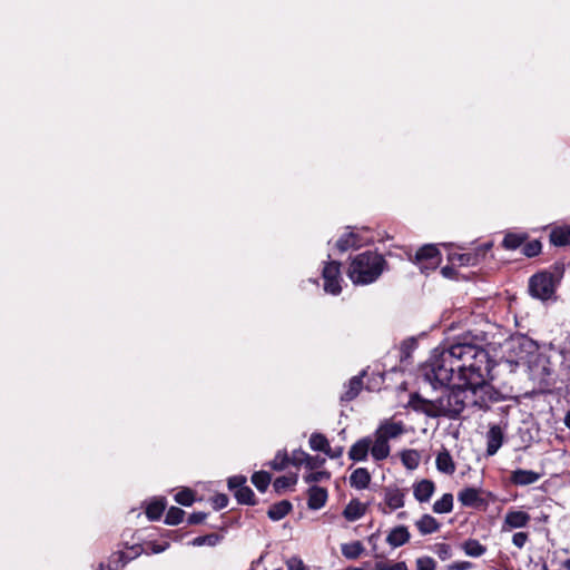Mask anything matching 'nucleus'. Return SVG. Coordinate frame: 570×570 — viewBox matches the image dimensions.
<instances>
[{"mask_svg":"<svg viewBox=\"0 0 570 570\" xmlns=\"http://www.w3.org/2000/svg\"><path fill=\"white\" fill-rule=\"evenodd\" d=\"M487 345L489 338L484 332L469 331L453 342L436 347L423 367L424 380L433 389L456 380L475 395L479 390L488 387V379L494 366Z\"/></svg>","mask_w":570,"mask_h":570,"instance_id":"nucleus-1","label":"nucleus"},{"mask_svg":"<svg viewBox=\"0 0 570 570\" xmlns=\"http://www.w3.org/2000/svg\"><path fill=\"white\" fill-rule=\"evenodd\" d=\"M385 265L386 262L381 254L366 250L352 259L347 276L355 285H367L382 275Z\"/></svg>","mask_w":570,"mask_h":570,"instance_id":"nucleus-2","label":"nucleus"},{"mask_svg":"<svg viewBox=\"0 0 570 570\" xmlns=\"http://www.w3.org/2000/svg\"><path fill=\"white\" fill-rule=\"evenodd\" d=\"M442 395L436 397V417L445 416L450 419L458 417L464 407L466 406L470 389L462 385V383H455L452 387L449 384Z\"/></svg>","mask_w":570,"mask_h":570,"instance_id":"nucleus-3","label":"nucleus"},{"mask_svg":"<svg viewBox=\"0 0 570 570\" xmlns=\"http://www.w3.org/2000/svg\"><path fill=\"white\" fill-rule=\"evenodd\" d=\"M563 268L557 266L554 272L542 271L529 278V294L542 302L552 298L562 278Z\"/></svg>","mask_w":570,"mask_h":570,"instance_id":"nucleus-4","label":"nucleus"},{"mask_svg":"<svg viewBox=\"0 0 570 570\" xmlns=\"http://www.w3.org/2000/svg\"><path fill=\"white\" fill-rule=\"evenodd\" d=\"M505 346L510 353L507 361L514 365L527 362L528 356L535 351V343L525 336L511 338Z\"/></svg>","mask_w":570,"mask_h":570,"instance_id":"nucleus-5","label":"nucleus"},{"mask_svg":"<svg viewBox=\"0 0 570 570\" xmlns=\"http://www.w3.org/2000/svg\"><path fill=\"white\" fill-rule=\"evenodd\" d=\"M247 479L245 475H234L228 478L227 485L239 504L255 505L256 497L254 491L246 485Z\"/></svg>","mask_w":570,"mask_h":570,"instance_id":"nucleus-6","label":"nucleus"},{"mask_svg":"<svg viewBox=\"0 0 570 570\" xmlns=\"http://www.w3.org/2000/svg\"><path fill=\"white\" fill-rule=\"evenodd\" d=\"M324 279V291L332 295H338L342 292L341 286V264L336 261H330L322 271Z\"/></svg>","mask_w":570,"mask_h":570,"instance_id":"nucleus-7","label":"nucleus"},{"mask_svg":"<svg viewBox=\"0 0 570 570\" xmlns=\"http://www.w3.org/2000/svg\"><path fill=\"white\" fill-rule=\"evenodd\" d=\"M441 261V254L434 245H424L415 254V263L421 272L435 269Z\"/></svg>","mask_w":570,"mask_h":570,"instance_id":"nucleus-8","label":"nucleus"},{"mask_svg":"<svg viewBox=\"0 0 570 570\" xmlns=\"http://www.w3.org/2000/svg\"><path fill=\"white\" fill-rule=\"evenodd\" d=\"M383 497L385 507L380 505V509L384 514L401 509L405 504V491L396 485H389L384 488Z\"/></svg>","mask_w":570,"mask_h":570,"instance_id":"nucleus-9","label":"nucleus"},{"mask_svg":"<svg viewBox=\"0 0 570 570\" xmlns=\"http://www.w3.org/2000/svg\"><path fill=\"white\" fill-rule=\"evenodd\" d=\"M531 517L528 512L521 510H509L505 513L502 531H511L513 529H521L529 524Z\"/></svg>","mask_w":570,"mask_h":570,"instance_id":"nucleus-10","label":"nucleus"},{"mask_svg":"<svg viewBox=\"0 0 570 570\" xmlns=\"http://www.w3.org/2000/svg\"><path fill=\"white\" fill-rule=\"evenodd\" d=\"M409 406L416 411L424 413L430 417H436V400H428L420 394L414 393L410 396Z\"/></svg>","mask_w":570,"mask_h":570,"instance_id":"nucleus-11","label":"nucleus"},{"mask_svg":"<svg viewBox=\"0 0 570 570\" xmlns=\"http://www.w3.org/2000/svg\"><path fill=\"white\" fill-rule=\"evenodd\" d=\"M404 432V424L401 421L395 422L390 420L382 422L375 431L380 438L387 441L399 438Z\"/></svg>","mask_w":570,"mask_h":570,"instance_id":"nucleus-12","label":"nucleus"},{"mask_svg":"<svg viewBox=\"0 0 570 570\" xmlns=\"http://www.w3.org/2000/svg\"><path fill=\"white\" fill-rule=\"evenodd\" d=\"M141 547L136 546L131 547V552L128 554L124 551H117L110 556L108 570H120L122 569L130 560L135 559L140 554Z\"/></svg>","mask_w":570,"mask_h":570,"instance_id":"nucleus-13","label":"nucleus"},{"mask_svg":"<svg viewBox=\"0 0 570 570\" xmlns=\"http://www.w3.org/2000/svg\"><path fill=\"white\" fill-rule=\"evenodd\" d=\"M503 431L498 424L490 426L487 432V455H494L503 444Z\"/></svg>","mask_w":570,"mask_h":570,"instance_id":"nucleus-14","label":"nucleus"},{"mask_svg":"<svg viewBox=\"0 0 570 570\" xmlns=\"http://www.w3.org/2000/svg\"><path fill=\"white\" fill-rule=\"evenodd\" d=\"M542 474L532 470L517 469L510 474V482L518 487H525L538 482Z\"/></svg>","mask_w":570,"mask_h":570,"instance_id":"nucleus-15","label":"nucleus"},{"mask_svg":"<svg viewBox=\"0 0 570 570\" xmlns=\"http://www.w3.org/2000/svg\"><path fill=\"white\" fill-rule=\"evenodd\" d=\"M411 539L410 531L406 525H396L390 530V532L386 535V543L395 549L404 546Z\"/></svg>","mask_w":570,"mask_h":570,"instance_id":"nucleus-16","label":"nucleus"},{"mask_svg":"<svg viewBox=\"0 0 570 570\" xmlns=\"http://www.w3.org/2000/svg\"><path fill=\"white\" fill-rule=\"evenodd\" d=\"M372 436H365L356 441L348 451V458L354 462H362L367 459Z\"/></svg>","mask_w":570,"mask_h":570,"instance_id":"nucleus-17","label":"nucleus"},{"mask_svg":"<svg viewBox=\"0 0 570 570\" xmlns=\"http://www.w3.org/2000/svg\"><path fill=\"white\" fill-rule=\"evenodd\" d=\"M370 452L374 461L385 460L391 452L389 441L380 438L379 434L374 432Z\"/></svg>","mask_w":570,"mask_h":570,"instance_id":"nucleus-18","label":"nucleus"},{"mask_svg":"<svg viewBox=\"0 0 570 570\" xmlns=\"http://www.w3.org/2000/svg\"><path fill=\"white\" fill-rule=\"evenodd\" d=\"M307 507L311 510H320L327 501V490L322 487L312 485L308 491Z\"/></svg>","mask_w":570,"mask_h":570,"instance_id":"nucleus-19","label":"nucleus"},{"mask_svg":"<svg viewBox=\"0 0 570 570\" xmlns=\"http://www.w3.org/2000/svg\"><path fill=\"white\" fill-rule=\"evenodd\" d=\"M491 244H487L480 247V253H464V254H454L450 257L452 263L458 262L460 266H474L479 263V256L485 255L487 250H489Z\"/></svg>","mask_w":570,"mask_h":570,"instance_id":"nucleus-20","label":"nucleus"},{"mask_svg":"<svg viewBox=\"0 0 570 570\" xmlns=\"http://www.w3.org/2000/svg\"><path fill=\"white\" fill-rule=\"evenodd\" d=\"M434 490V482L428 479L421 480L413 485V494L419 502H428L433 495Z\"/></svg>","mask_w":570,"mask_h":570,"instance_id":"nucleus-21","label":"nucleus"},{"mask_svg":"<svg viewBox=\"0 0 570 570\" xmlns=\"http://www.w3.org/2000/svg\"><path fill=\"white\" fill-rule=\"evenodd\" d=\"M458 500L463 507H479L483 503L480 490L475 488H464L458 493Z\"/></svg>","mask_w":570,"mask_h":570,"instance_id":"nucleus-22","label":"nucleus"},{"mask_svg":"<svg viewBox=\"0 0 570 570\" xmlns=\"http://www.w3.org/2000/svg\"><path fill=\"white\" fill-rule=\"evenodd\" d=\"M371 479V473L366 468H357L350 475V484L354 489L364 490L368 488Z\"/></svg>","mask_w":570,"mask_h":570,"instance_id":"nucleus-23","label":"nucleus"},{"mask_svg":"<svg viewBox=\"0 0 570 570\" xmlns=\"http://www.w3.org/2000/svg\"><path fill=\"white\" fill-rule=\"evenodd\" d=\"M550 243L554 246H569L570 245V225L554 227L550 235Z\"/></svg>","mask_w":570,"mask_h":570,"instance_id":"nucleus-24","label":"nucleus"},{"mask_svg":"<svg viewBox=\"0 0 570 570\" xmlns=\"http://www.w3.org/2000/svg\"><path fill=\"white\" fill-rule=\"evenodd\" d=\"M415 525L422 535L431 534L439 531L440 522L430 514H423L416 522Z\"/></svg>","mask_w":570,"mask_h":570,"instance_id":"nucleus-25","label":"nucleus"},{"mask_svg":"<svg viewBox=\"0 0 570 570\" xmlns=\"http://www.w3.org/2000/svg\"><path fill=\"white\" fill-rule=\"evenodd\" d=\"M438 471L445 474H453L455 472V464L448 450H443L438 453L435 460Z\"/></svg>","mask_w":570,"mask_h":570,"instance_id":"nucleus-26","label":"nucleus"},{"mask_svg":"<svg viewBox=\"0 0 570 570\" xmlns=\"http://www.w3.org/2000/svg\"><path fill=\"white\" fill-rule=\"evenodd\" d=\"M366 512V507L358 500L353 499L348 502L343 511V515L348 521H356L361 519Z\"/></svg>","mask_w":570,"mask_h":570,"instance_id":"nucleus-27","label":"nucleus"},{"mask_svg":"<svg viewBox=\"0 0 570 570\" xmlns=\"http://www.w3.org/2000/svg\"><path fill=\"white\" fill-rule=\"evenodd\" d=\"M292 510V503L287 500H282L274 503L267 511V515L273 521H279L285 518Z\"/></svg>","mask_w":570,"mask_h":570,"instance_id":"nucleus-28","label":"nucleus"},{"mask_svg":"<svg viewBox=\"0 0 570 570\" xmlns=\"http://www.w3.org/2000/svg\"><path fill=\"white\" fill-rule=\"evenodd\" d=\"M362 245V240L360 239L358 235L348 232L340 237V239L336 242V248L344 253L351 248L360 247Z\"/></svg>","mask_w":570,"mask_h":570,"instance_id":"nucleus-29","label":"nucleus"},{"mask_svg":"<svg viewBox=\"0 0 570 570\" xmlns=\"http://www.w3.org/2000/svg\"><path fill=\"white\" fill-rule=\"evenodd\" d=\"M363 381L361 376H353L347 385L345 392L341 396L342 402H350L354 400L362 390Z\"/></svg>","mask_w":570,"mask_h":570,"instance_id":"nucleus-30","label":"nucleus"},{"mask_svg":"<svg viewBox=\"0 0 570 570\" xmlns=\"http://www.w3.org/2000/svg\"><path fill=\"white\" fill-rule=\"evenodd\" d=\"M464 553L471 558H479L487 552V547L480 543L476 539H468L462 546Z\"/></svg>","mask_w":570,"mask_h":570,"instance_id":"nucleus-31","label":"nucleus"},{"mask_svg":"<svg viewBox=\"0 0 570 570\" xmlns=\"http://www.w3.org/2000/svg\"><path fill=\"white\" fill-rule=\"evenodd\" d=\"M527 237L525 233H508L502 240V246L505 249L514 250L524 243Z\"/></svg>","mask_w":570,"mask_h":570,"instance_id":"nucleus-32","label":"nucleus"},{"mask_svg":"<svg viewBox=\"0 0 570 570\" xmlns=\"http://www.w3.org/2000/svg\"><path fill=\"white\" fill-rule=\"evenodd\" d=\"M403 465L409 470H415L420 464V453L416 450H403L400 454Z\"/></svg>","mask_w":570,"mask_h":570,"instance_id":"nucleus-33","label":"nucleus"},{"mask_svg":"<svg viewBox=\"0 0 570 570\" xmlns=\"http://www.w3.org/2000/svg\"><path fill=\"white\" fill-rule=\"evenodd\" d=\"M453 510V495L444 493L441 499L433 503V511L439 514L450 513Z\"/></svg>","mask_w":570,"mask_h":570,"instance_id":"nucleus-34","label":"nucleus"},{"mask_svg":"<svg viewBox=\"0 0 570 570\" xmlns=\"http://www.w3.org/2000/svg\"><path fill=\"white\" fill-rule=\"evenodd\" d=\"M166 509L165 499L151 501L146 508V515L149 520H158Z\"/></svg>","mask_w":570,"mask_h":570,"instance_id":"nucleus-35","label":"nucleus"},{"mask_svg":"<svg viewBox=\"0 0 570 570\" xmlns=\"http://www.w3.org/2000/svg\"><path fill=\"white\" fill-rule=\"evenodd\" d=\"M341 550H342V554L346 559L354 560V559H357L362 554V552L364 551V547L361 541H353L351 543L342 544Z\"/></svg>","mask_w":570,"mask_h":570,"instance_id":"nucleus-36","label":"nucleus"},{"mask_svg":"<svg viewBox=\"0 0 570 570\" xmlns=\"http://www.w3.org/2000/svg\"><path fill=\"white\" fill-rule=\"evenodd\" d=\"M272 481V475L266 471H257L252 475V483L259 492H265Z\"/></svg>","mask_w":570,"mask_h":570,"instance_id":"nucleus-37","label":"nucleus"},{"mask_svg":"<svg viewBox=\"0 0 570 570\" xmlns=\"http://www.w3.org/2000/svg\"><path fill=\"white\" fill-rule=\"evenodd\" d=\"M297 483V474L282 475L275 479L273 487L277 493H282L286 489Z\"/></svg>","mask_w":570,"mask_h":570,"instance_id":"nucleus-38","label":"nucleus"},{"mask_svg":"<svg viewBox=\"0 0 570 570\" xmlns=\"http://www.w3.org/2000/svg\"><path fill=\"white\" fill-rule=\"evenodd\" d=\"M328 440L321 433H313L309 438V446L314 451L324 452L328 446Z\"/></svg>","mask_w":570,"mask_h":570,"instance_id":"nucleus-39","label":"nucleus"},{"mask_svg":"<svg viewBox=\"0 0 570 570\" xmlns=\"http://www.w3.org/2000/svg\"><path fill=\"white\" fill-rule=\"evenodd\" d=\"M185 515V511L177 507H171L165 517V523L169 525H177L179 524Z\"/></svg>","mask_w":570,"mask_h":570,"instance_id":"nucleus-40","label":"nucleus"},{"mask_svg":"<svg viewBox=\"0 0 570 570\" xmlns=\"http://www.w3.org/2000/svg\"><path fill=\"white\" fill-rule=\"evenodd\" d=\"M289 463V456L285 451H278L268 465L275 471L284 470Z\"/></svg>","mask_w":570,"mask_h":570,"instance_id":"nucleus-41","label":"nucleus"},{"mask_svg":"<svg viewBox=\"0 0 570 570\" xmlns=\"http://www.w3.org/2000/svg\"><path fill=\"white\" fill-rule=\"evenodd\" d=\"M317 461V456H312L303 450H295L289 458V463L293 465H302L305 464L306 461Z\"/></svg>","mask_w":570,"mask_h":570,"instance_id":"nucleus-42","label":"nucleus"},{"mask_svg":"<svg viewBox=\"0 0 570 570\" xmlns=\"http://www.w3.org/2000/svg\"><path fill=\"white\" fill-rule=\"evenodd\" d=\"M542 245L538 239L528 242L522 247V253L527 257H535L541 253Z\"/></svg>","mask_w":570,"mask_h":570,"instance_id":"nucleus-43","label":"nucleus"},{"mask_svg":"<svg viewBox=\"0 0 570 570\" xmlns=\"http://www.w3.org/2000/svg\"><path fill=\"white\" fill-rule=\"evenodd\" d=\"M220 538L216 533L199 535L193 540V546L202 547V546H216L219 542Z\"/></svg>","mask_w":570,"mask_h":570,"instance_id":"nucleus-44","label":"nucleus"},{"mask_svg":"<svg viewBox=\"0 0 570 570\" xmlns=\"http://www.w3.org/2000/svg\"><path fill=\"white\" fill-rule=\"evenodd\" d=\"M194 492L189 489H186V490H183V491H179L176 495H175V501L181 505H185V507H189L193 504L194 502Z\"/></svg>","mask_w":570,"mask_h":570,"instance_id":"nucleus-45","label":"nucleus"},{"mask_svg":"<svg viewBox=\"0 0 570 570\" xmlns=\"http://www.w3.org/2000/svg\"><path fill=\"white\" fill-rule=\"evenodd\" d=\"M331 474L327 471H315L304 475V481L308 484L321 482L323 480H330Z\"/></svg>","mask_w":570,"mask_h":570,"instance_id":"nucleus-46","label":"nucleus"},{"mask_svg":"<svg viewBox=\"0 0 570 570\" xmlns=\"http://www.w3.org/2000/svg\"><path fill=\"white\" fill-rule=\"evenodd\" d=\"M416 570H435L436 562L429 556L420 557L415 561Z\"/></svg>","mask_w":570,"mask_h":570,"instance_id":"nucleus-47","label":"nucleus"},{"mask_svg":"<svg viewBox=\"0 0 570 570\" xmlns=\"http://www.w3.org/2000/svg\"><path fill=\"white\" fill-rule=\"evenodd\" d=\"M434 552L442 561L449 560L452 557V548L448 543L435 544Z\"/></svg>","mask_w":570,"mask_h":570,"instance_id":"nucleus-48","label":"nucleus"},{"mask_svg":"<svg viewBox=\"0 0 570 570\" xmlns=\"http://www.w3.org/2000/svg\"><path fill=\"white\" fill-rule=\"evenodd\" d=\"M374 570H407V566L404 561L389 564L387 562H376Z\"/></svg>","mask_w":570,"mask_h":570,"instance_id":"nucleus-49","label":"nucleus"},{"mask_svg":"<svg viewBox=\"0 0 570 570\" xmlns=\"http://www.w3.org/2000/svg\"><path fill=\"white\" fill-rule=\"evenodd\" d=\"M529 540V534L527 532H517L512 537V543L518 548L522 549Z\"/></svg>","mask_w":570,"mask_h":570,"instance_id":"nucleus-50","label":"nucleus"},{"mask_svg":"<svg viewBox=\"0 0 570 570\" xmlns=\"http://www.w3.org/2000/svg\"><path fill=\"white\" fill-rule=\"evenodd\" d=\"M228 504V498L226 494H217L213 498V507L215 510H222Z\"/></svg>","mask_w":570,"mask_h":570,"instance_id":"nucleus-51","label":"nucleus"},{"mask_svg":"<svg viewBox=\"0 0 570 570\" xmlns=\"http://www.w3.org/2000/svg\"><path fill=\"white\" fill-rule=\"evenodd\" d=\"M344 453V448L338 445L335 448H331L330 445L325 450V454L331 459H340Z\"/></svg>","mask_w":570,"mask_h":570,"instance_id":"nucleus-52","label":"nucleus"},{"mask_svg":"<svg viewBox=\"0 0 570 570\" xmlns=\"http://www.w3.org/2000/svg\"><path fill=\"white\" fill-rule=\"evenodd\" d=\"M206 517H207V513H205V512H194V513L189 514L187 522H188V524H199L203 521H205Z\"/></svg>","mask_w":570,"mask_h":570,"instance_id":"nucleus-53","label":"nucleus"},{"mask_svg":"<svg viewBox=\"0 0 570 570\" xmlns=\"http://www.w3.org/2000/svg\"><path fill=\"white\" fill-rule=\"evenodd\" d=\"M416 342L414 338H409L402 342L401 352L403 355L409 356L410 352L414 348Z\"/></svg>","mask_w":570,"mask_h":570,"instance_id":"nucleus-54","label":"nucleus"},{"mask_svg":"<svg viewBox=\"0 0 570 570\" xmlns=\"http://www.w3.org/2000/svg\"><path fill=\"white\" fill-rule=\"evenodd\" d=\"M287 569L288 570H306L303 561L298 558H291L287 561Z\"/></svg>","mask_w":570,"mask_h":570,"instance_id":"nucleus-55","label":"nucleus"},{"mask_svg":"<svg viewBox=\"0 0 570 570\" xmlns=\"http://www.w3.org/2000/svg\"><path fill=\"white\" fill-rule=\"evenodd\" d=\"M449 568L451 570H469L472 568V563L470 561H458L450 564Z\"/></svg>","mask_w":570,"mask_h":570,"instance_id":"nucleus-56","label":"nucleus"},{"mask_svg":"<svg viewBox=\"0 0 570 570\" xmlns=\"http://www.w3.org/2000/svg\"><path fill=\"white\" fill-rule=\"evenodd\" d=\"M472 405L478 406L480 410H483V411H488L490 409L489 404L487 403V401L484 399L473 400Z\"/></svg>","mask_w":570,"mask_h":570,"instance_id":"nucleus-57","label":"nucleus"},{"mask_svg":"<svg viewBox=\"0 0 570 570\" xmlns=\"http://www.w3.org/2000/svg\"><path fill=\"white\" fill-rule=\"evenodd\" d=\"M323 463H324V460H323V459L321 460V459H318V458H317V461H311V460H309V461H306V462H305V465H306L308 469L313 470V469L317 468L318 465H321V464H323Z\"/></svg>","mask_w":570,"mask_h":570,"instance_id":"nucleus-58","label":"nucleus"},{"mask_svg":"<svg viewBox=\"0 0 570 570\" xmlns=\"http://www.w3.org/2000/svg\"><path fill=\"white\" fill-rule=\"evenodd\" d=\"M166 548H167V544H165V546L155 544V546L153 547V552H154V553H160V552L165 551V550H166Z\"/></svg>","mask_w":570,"mask_h":570,"instance_id":"nucleus-59","label":"nucleus"},{"mask_svg":"<svg viewBox=\"0 0 570 570\" xmlns=\"http://www.w3.org/2000/svg\"><path fill=\"white\" fill-rule=\"evenodd\" d=\"M563 422L564 425L570 430V410L566 413Z\"/></svg>","mask_w":570,"mask_h":570,"instance_id":"nucleus-60","label":"nucleus"},{"mask_svg":"<svg viewBox=\"0 0 570 570\" xmlns=\"http://www.w3.org/2000/svg\"><path fill=\"white\" fill-rule=\"evenodd\" d=\"M450 272H451V268L449 266H445V267L442 268V274L444 276H449Z\"/></svg>","mask_w":570,"mask_h":570,"instance_id":"nucleus-61","label":"nucleus"},{"mask_svg":"<svg viewBox=\"0 0 570 570\" xmlns=\"http://www.w3.org/2000/svg\"><path fill=\"white\" fill-rule=\"evenodd\" d=\"M563 566L566 570H570V558L564 561Z\"/></svg>","mask_w":570,"mask_h":570,"instance_id":"nucleus-62","label":"nucleus"},{"mask_svg":"<svg viewBox=\"0 0 570 570\" xmlns=\"http://www.w3.org/2000/svg\"><path fill=\"white\" fill-rule=\"evenodd\" d=\"M397 518L399 519H405L406 518V512L403 511V512L397 513Z\"/></svg>","mask_w":570,"mask_h":570,"instance_id":"nucleus-63","label":"nucleus"},{"mask_svg":"<svg viewBox=\"0 0 570 570\" xmlns=\"http://www.w3.org/2000/svg\"><path fill=\"white\" fill-rule=\"evenodd\" d=\"M347 570H363L362 568H348Z\"/></svg>","mask_w":570,"mask_h":570,"instance_id":"nucleus-64","label":"nucleus"}]
</instances>
